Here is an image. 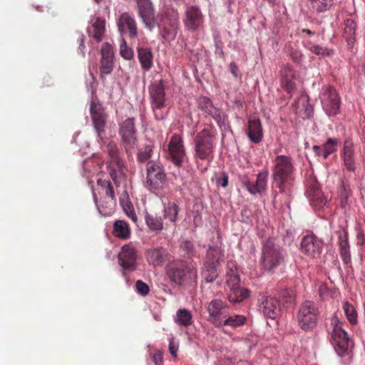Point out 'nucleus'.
<instances>
[{
  "label": "nucleus",
  "mask_w": 365,
  "mask_h": 365,
  "mask_svg": "<svg viewBox=\"0 0 365 365\" xmlns=\"http://www.w3.org/2000/svg\"><path fill=\"white\" fill-rule=\"evenodd\" d=\"M137 11L145 27L153 31L157 26L159 35L166 41H173L178 34L180 17L178 11L171 5L165 6L155 18V9L151 0H137Z\"/></svg>",
  "instance_id": "obj_1"
},
{
  "label": "nucleus",
  "mask_w": 365,
  "mask_h": 365,
  "mask_svg": "<svg viewBox=\"0 0 365 365\" xmlns=\"http://www.w3.org/2000/svg\"><path fill=\"white\" fill-rule=\"evenodd\" d=\"M272 179L281 193H285L294 185L295 168L291 156L279 155L274 159Z\"/></svg>",
  "instance_id": "obj_2"
},
{
  "label": "nucleus",
  "mask_w": 365,
  "mask_h": 365,
  "mask_svg": "<svg viewBox=\"0 0 365 365\" xmlns=\"http://www.w3.org/2000/svg\"><path fill=\"white\" fill-rule=\"evenodd\" d=\"M287 253L285 249L276 242L273 237H268L262 242L261 255L259 261L262 269L273 272L285 264Z\"/></svg>",
  "instance_id": "obj_3"
},
{
  "label": "nucleus",
  "mask_w": 365,
  "mask_h": 365,
  "mask_svg": "<svg viewBox=\"0 0 365 365\" xmlns=\"http://www.w3.org/2000/svg\"><path fill=\"white\" fill-rule=\"evenodd\" d=\"M166 274L171 282L182 286L197 282V271L194 265L187 261L175 259L166 267Z\"/></svg>",
  "instance_id": "obj_4"
},
{
  "label": "nucleus",
  "mask_w": 365,
  "mask_h": 365,
  "mask_svg": "<svg viewBox=\"0 0 365 365\" xmlns=\"http://www.w3.org/2000/svg\"><path fill=\"white\" fill-rule=\"evenodd\" d=\"M217 130L214 127L205 128L198 132L194 139L195 158L212 161L216 145Z\"/></svg>",
  "instance_id": "obj_5"
},
{
  "label": "nucleus",
  "mask_w": 365,
  "mask_h": 365,
  "mask_svg": "<svg viewBox=\"0 0 365 365\" xmlns=\"http://www.w3.org/2000/svg\"><path fill=\"white\" fill-rule=\"evenodd\" d=\"M320 311L317 302L305 300L299 306L296 314L298 327L305 332L312 331L318 324Z\"/></svg>",
  "instance_id": "obj_6"
},
{
  "label": "nucleus",
  "mask_w": 365,
  "mask_h": 365,
  "mask_svg": "<svg viewBox=\"0 0 365 365\" xmlns=\"http://www.w3.org/2000/svg\"><path fill=\"white\" fill-rule=\"evenodd\" d=\"M331 325L332 327L331 341L336 352L340 356L347 355L352 348L353 343L343 328L344 322H341L334 315L331 319Z\"/></svg>",
  "instance_id": "obj_7"
},
{
  "label": "nucleus",
  "mask_w": 365,
  "mask_h": 365,
  "mask_svg": "<svg viewBox=\"0 0 365 365\" xmlns=\"http://www.w3.org/2000/svg\"><path fill=\"white\" fill-rule=\"evenodd\" d=\"M118 135L120 143L128 156H132L138 147L135 118L129 117L119 123Z\"/></svg>",
  "instance_id": "obj_8"
},
{
  "label": "nucleus",
  "mask_w": 365,
  "mask_h": 365,
  "mask_svg": "<svg viewBox=\"0 0 365 365\" xmlns=\"http://www.w3.org/2000/svg\"><path fill=\"white\" fill-rule=\"evenodd\" d=\"M151 108L157 120L166 118L168 110L165 107V83L163 79L155 81L148 87Z\"/></svg>",
  "instance_id": "obj_9"
},
{
  "label": "nucleus",
  "mask_w": 365,
  "mask_h": 365,
  "mask_svg": "<svg viewBox=\"0 0 365 365\" xmlns=\"http://www.w3.org/2000/svg\"><path fill=\"white\" fill-rule=\"evenodd\" d=\"M167 182V174L158 161L149 160L146 165L145 187L150 191L163 189Z\"/></svg>",
  "instance_id": "obj_10"
},
{
  "label": "nucleus",
  "mask_w": 365,
  "mask_h": 365,
  "mask_svg": "<svg viewBox=\"0 0 365 365\" xmlns=\"http://www.w3.org/2000/svg\"><path fill=\"white\" fill-rule=\"evenodd\" d=\"M319 98L322 108L327 115L335 116L339 113L341 101L334 88L329 85L323 86Z\"/></svg>",
  "instance_id": "obj_11"
},
{
  "label": "nucleus",
  "mask_w": 365,
  "mask_h": 365,
  "mask_svg": "<svg viewBox=\"0 0 365 365\" xmlns=\"http://www.w3.org/2000/svg\"><path fill=\"white\" fill-rule=\"evenodd\" d=\"M220 258L221 254L217 249L213 247L208 249L206 259L201 269V275L205 282H213L218 277L217 267Z\"/></svg>",
  "instance_id": "obj_12"
},
{
  "label": "nucleus",
  "mask_w": 365,
  "mask_h": 365,
  "mask_svg": "<svg viewBox=\"0 0 365 365\" xmlns=\"http://www.w3.org/2000/svg\"><path fill=\"white\" fill-rule=\"evenodd\" d=\"M208 313L207 321L216 328L222 327V322L227 317L230 306L221 299H212L206 307Z\"/></svg>",
  "instance_id": "obj_13"
},
{
  "label": "nucleus",
  "mask_w": 365,
  "mask_h": 365,
  "mask_svg": "<svg viewBox=\"0 0 365 365\" xmlns=\"http://www.w3.org/2000/svg\"><path fill=\"white\" fill-rule=\"evenodd\" d=\"M138 253L132 243L124 245L118 255V262L122 268V274L125 277L126 271L133 272L137 268Z\"/></svg>",
  "instance_id": "obj_14"
},
{
  "label": "nucleus",
  "mask_w": 365,
  "mask_h": 365,
  "mask_svg": "<svg viewBox=\"0 0 365 365\" xmlns=\"http://www.w3.org/2000/svg\"><path fill=\"white\" fill-rule=\"evenodd\" d=\"M324 247L323 240L312 232H308L301 240L300 251L310 258L320 256Z\"/></svg>",
  "instance_id": "obj_15"
},
{
  "label": "nucleus",
  "mask_w": 365,
  "mask_h": 365,
  "mask_svg": "<svg viewBox=\"0 0 365 365\" xmlns=\"http://www.w3.org/2000/svg\"><path fill=\"white\" fill-rule=\"evenodd\" d=\"M198 108L210 115L220 129L225 127L227 116L220 109L214 106L212 100L207 96H200L197 100Z\"/></svg>",
  "instance_id": "obj_16"
},
{
  "label": "nucleus",
  "mask_w": 365,
  "mask_h": 365,
  "mask_svg": "<svg viewBox=\"0 0 365 365\" xmlns=\"http://www.w3.org/2000/svg\"><path fill=\"white\" fill-rule=\"evenodd\" d=\"M90 113L92 123L98 138L103 139L108 115L102 105L92 101L90 103Z\"/></svg>",
  "instance_id": "obj_17"
},
{
  "label": "nucleus",
  "mask_w": 365,
  "mask_h": 365,
  "mask_svg": "<svg viewBox=\"0 0 365 365\" xmlns=\"http://www.w3.org/2000/svg\"><path fill=\"white\" fill-rule=\"evenodd\" d=\"M185 14V18L183 22L187 31H196L203 28L205 16L199 6L195 5L187 6Z\"/></svg>",
  "instance_id": "obj_18"
},
{
  "label": "nucleus",
  "mask_w": 365,
  "mask_h": 365,
  "mask_svg": "<svg viewBox=\"0 0 365 365\" xmlns=\"http://www.w3.org/2000/svg\"><path fill=\"white\" fill-rule=\"evenodd\" d=\"M117 26L121 36L128 35L130 38L138 37V26L133 14L122 13L118 19Z\"/></svg>",
  "instance_id": "obj_19"
},
{
  "label": "nucleus",
  "mask_w": 365,
  "mask_h": 365,
  "mask_svg": "<svg viewBox=\"0 0 365 365\" xmlns=\"http://www.w3.org/2000/svg\"><path fill=\"white\" fill-rule=\"evenodd\" d=\"M268 175V170H265L257 175V179L254 183L250 182L247 176L241 178L240 182L251 195L262 194L267 188Z\"/></svg>",
  "instance_id": "obj_20"
},
{
  "label": "nucleus",
  "mask_w": 365,
  "mask_h": 365,
  "mask_svg": "<svg viewBox=\"0 0 365 365\" xmlns=\"http://www.w3.org/2000/svg\"><path fill=\"white\" fill-rule=\"evenodd\" d=\"M168 151L173 163L180 168L182 165L185 158L183 140L179 135H172L168 144Z\"/></svg>",
  "instance_id": "obj_21"
},
{
  "label": "nucleus",
  "mask_w": 365,
  "mask_h": 365,
  "mask_svg": "<svg viewBox=\"0 0 365 365\" xmlns=\"http://www.w3.org/2000/svg\"><path fill=\"white\" fill-rule=\"evenodd\" d=\"M281 309L280 302L277 297L262 295L259 299V310L267 318H277L281 314Z\"/></svg>",
  "instance_id": "obj_22"
},
{
  "label": "nucleus",
  "mask_w": 365,
  "mask_h": 365,
  "mask_svg": "<svg viewBox=\"0 0 365 365\" xmlns=\"http://www.w3.org/2000/svg\"><path fill=\"white\" fill-rule=\"evenodd\" d=\"M245 133L251 143L258 144L262 142L264 137L263 129L257 115H252L248 118Z\"/></svg>",
  "instance_id": "obj_23"
},
{
  "label": "nucleus",
  "mask_w": 365,
  "mask_h": 365,
  "mask_svg": "<svg viewBox=\"0 0 365 365\" xmlns=\"http://www.w3.org/2000/svg\"><path fill=\"white\" fill-rule=\"evenodd\" d=\"M296 79L297 74L292 66L288 63L282 64L280 70V83L287 93L292 94L296 89Z\"/></svg>",
  "instance_id": "obj_24"
},
{
  "label": "nucleus",
  "mask_w": 365,
  "mask_h": 365,
  "mask_svg": "<svg viewBox=\"0 0 365 365\" xmlns=\"http://www.w3.org/2000/svg\"><path fill=\"white\" fill-rule=\"evenodd\" d=\"M336 233L339 238V253L341 259L344 264H349L351 262V253L346 224L340 225Z\"/></svg>",
  "instance_id": "obj_25"
},
{
  "label": "nucleus",
  "mask_w": 365,
  "mask_h": 365,
  "mask_svg": "<svg viewBox=\"0 0 365 365\" xmlns=\"http://www.w3.org/2000/svg\"><path fill=\"white\" fill-rule=\"evenodd\" d=\"M101 74H110L113 69V50L109 43H104L101 48Z\"/></svg>",
  "instance_id": "obj_26"
},
{
  "label": "nucleus",
  "mask_w": 365,
  "mask_h": 365,
  "mask_svg": "<svg viewBox=\"0 0 365 365\" xmlns=\"http://www.w3.org/2000/svg\"><path fill=\"white\" fill-rule=\"evenodd\" d=\"M93 197L98 212L101 216L108 217L114 212L116 205V197H101L100 202L98 203L96 193L93 191Z\"/></svg>",
  "instance_id": "obj_27"
},
{
  "label": "nucleus",
  "mask_w": 365,
  "mask_h": 365,
  "mask_svg": "<svg viewBox=\"0 0 365 365\" xmlns=\"http://www.w3.org/2000/svg\"><path fill=\"white\" fill-rule=\"evenodd\" d=\"M106 30V21L101 17H95L91 20V26L87 29V32L91 38L97 42L103 40Z\"/></svg>",
  "instance_id": "obj_28"
},
{
  "label": "nucleus",
  "mask_w": 365,
  "mask_h": 365,
  "mask_svg": "<svg viewBox=\"0 0 365 365\" xmlns=\"http://www.w3.org/2000/svg\"><path fill=\"white\" fill-rule=\"evenodd\" d=\"M166 251L162 247L149 249L145 252L146 260L154 267L162 266L165 262Z\"/></svg>",
  "instance_id": "obj_29"
},
{
  "label": "nucleus",
  "mask_w": 365,
  "mask_h": 365,
  "mask_svg": "<svg viewBox=\"0 0 365 365\" xmlns=\"http://www.w3.org/2000/svg\"><path fill=\"white\" fill-rule=\"evenodd\" d=\"M356 24L351 19L344 20L342 36L349 48H352L356 42Z\"/></svg>",
  "instance_id": "obj_30"
},
{
  "label": "nucleus",
  "mask_w": 365,
  "mask_h": 365,
  "mask_svg": "<svg viewBox=\"0 0 365 365\" xmlns=\"http://www.w3.org/2000/svg\"><path fill=\"white\" fill-rule=\"evenodd\" d=\"M343 160L346 168L351 172L356 170L354 150L353 143L350 140H345L343 148Z\"/></svg>",
  "instance_id": "obj_31"
},
{
  "label": "nucleus",
  "mask_w": 365,
  "mask_h": 365,
  "mask_svg": "<svg viewBox=\"0 0 365 365\" xmlns=\"http://www.w3.org/2000/svg\"><path fill=\"white\" fill-rule=\"evenodd\" d=\"M138 57L143 71H149L153 66V55L148 48H138Z\"/></svg>",
  "instance_id": "obj_32"
},
{
  "label": "nucleus",
  "mask_w": 365,
  "mask_h": 365,
  "mask_svg": "<svg viewBox=\"0 0 365 365\" xmlns=\"http://www.w3.org/2000/svg\"><path fill=\"white\" fill-rule=\"evenodd\" d=\"M113 235L120 240H128L131 235L130 228L128 224L125 220H118L115 221Z\"/></svg>",
  "instance_id": "obj_33"
},
{
  "label": "nucleus",
  "mask_w": 365,
  "mask_h": 365,
  "mask_svg": "<svg viewBox=\"0 0 365 365\" xmlns=\"http://www.w3.org/2000/svg\"><path fill=\"white\" fill-rule=\"evenodd\" d=\"M352 195L350 183L347 180H341L339 187V196L340 198V206L346 209L349 204V199Z\"/></svg>",
  "instance_id": "obj_34"
},
{
  "label": "nucleus",
  "mask_w": 365,
  "mask_h": 365,
  "mask_svg": "<svg viewBox=\"0 0 365 365\" xmlns=\"http://www.w3.org/2000/svg\"><path fill=\"white\" fill-rule=\"evenodd\" d=\"M249 289L237 286L230 289L228 294V299L231 303L237 304L244 301L249 297Z\"/></svg>",
  "instance_id": "obj_35"
},
{
  "label": "nucleus",
  "mask_w": 365,
  "mask_h": 365,
  "mask_svg": "<svg viewBox=\"0 0 365 365\" xmlns=\"http://www.w3.org/2000/svg\"><path fill=\"white\" fill-rule=\"evenodd\" d=\"M106 168L108 173L116 186H119L120 183V177L123 174L124 163H119L114 164L111 163H106Z\"/></svg>",
  "instance_id": "obj_36"
},
{
  "label": "nucleus",
  "mask_w": 365,
  "mask_h": 365,
  "mask_svg": "<svg viewBox=\"0 0 365 365\" xmlns=\"http://www.w3.org/2000/svg\"><path fill=\"white\" fill-rule=\"evenodd\" d=\"M193 317L191 312L185 308L179 309L174 317V322L183 327H189L192 322Z\"/></svg>",
  "instance_id": "obj_37"
},
{
  "label": "nucleus",
  "mask_w": 365,
  "mask_h": 365,
  "mask_svg": "<svg viewBox=\"0 0 365 365\" xmlns=\"http://www.w3.org/2000/svg\"><path fill=\"white\" fill-rule=\"evenodd\" d=\"M246 322V317L241 314H233L230 315V312L227 314V317L223 319L222 322V327H230L232 328H237L242 326Z\"/></svg>",
  "instance_id": "obj_38"
},
{
  "label": "nucleus",
  "mask_w": 365,
  "mask_h": 365,
  "mask_svg": "<svg viewBox=\"0 0 365 365\" xmlns=\"http://www.w3.org/2000/svg\"><path fill=\"white\" fill-rule=\"evenodd\" d=\"M106 150L109 156V160L107 163L118 164L119 163H124L120 157V153L117 144L113 141H109L106 145Z\"/></svg>",
  "instance_id": "obj_39"
},
{
  "label": "nucleus",
  "mask_w": 365,
  "mask_h": 365,
  "mask_svg": "<svg viewBox=\"0 0 365 365\" xmlns=\"http://www.w3.org/2000/svg\"><path fill=\"white\" fill-rule=\"evenodd\" d=\"M309 9L314 12L321 13L329 10L334 5V0H309Z\"/></svg>",
  "instance_id": "obj_40"
},
{
  "label": "nucleus",
  "mask_w": 365,
  "mask_h": 365,
  "mask_svg": "<svg viewBox=\"0 0 365 365\" xmlns=\"http://www.w3.org/2000/svg\"><path fill=\"white\" fill-rule=\"evenodd\" d=\"M179 210V206L177 203L168 201L166 205H164L163 216L171 222H175L178 219Z\"/></svg>",
  "instance_id": "obj_41"
},
{
  "label": "nucleus",
  "mask_w": 365,
  "mask_h": 365,
  "mask_svg": "<svg viewBox=\"0 0 365 365\" xmlns=\"http://www.w3.org/2000/svg\"><path fill=\"white\" fill-rule=\"evenodd\" d=\"M145 220L149 229L152 231L160 232L163 229V222L161 217L150 215L148 212L145 214Z\"/></svg>",
  "instance_id": "obj_42"
},
{
  "label": "nucleus",
  "mask_w": 365,
  "mask_h": 365,
  "mask_svg": "<svg viewBox=\"0 0 365 365\" xmlns=\"http://www.w3.org/2000/svg\"><path fill=\"white\" fill-rule=\"evenodd\" d=\"M97 186L100 189L99 192L103 194L102 197H115L114 188L110 180L99 178L97 180Z\"/></svg>",
  "instance_id": "obj_43"
},
{
  "label": "nucleus",
  "mask_w": 365,
  "mask_h": 365,
  "mask_svg": "<svg viewBox=\"0 0 365 365\" xmlns=\"http://www.w3.org/2000/svg\"><path fill=\"white\" fill-rule=\"evenodd\" d=\"M339 140L335 138H329L322 145L323 149V155L327 159L331 154L337 151Z\"/></svg>",
  "instance_id": "obj_44"
},
{
  "label": "nucleus",
  "mask_w": 365,
  "mask_h": 365,
  "mask_svg": "<svg viewBox=\"0 0 365 365\" xmlns=\"http://www.w3.org/2000/svg\"><path fill=\"white\" fill-rule=\"evenodd\" d=\"M342 308L349 322L355 325L358 322V314L354 307L348 301L343 302Z\"/></svg>",
  "instance_id": "obj_45"
},
{
  "label": "nucleus",
  "mask_w": 365,
  "mask_h": 365,
  "mask_svg": "<svg viewBox=\"0 0 365 365\" xmlns=\"http://www.w3.org/2000/svg\"><path fill=\"white\" fill-rule=\"evenodd\" d=\"M212 37L215 46V54L219 58L224 59L225 53L223 51V42L221 35L217 29L212 30Z\"/></svg>",
  "instance_id": "obj_46"
},
{
  "label": "nucleus",
  "mask_w": 365,
  "mask_h": 365,
  "mask_svg": "<svg viewBox=\"0 0 365 365\" xmlns=\"http://www.w3.org/2000/svg\"><path fill=\"white\" fill-rule=\"evenodd\" d=\"M278 300L282 306L284 304L292 302L294 299L295 294L294 290L292 289H281L278 291Z\"/></svg>",
  "instance_id": "obj_47"
},
{
  "label": "nucleus",
  "mask_w": 365,
  "mask_h": 365,
  "mask_svg": "<svg viewBox=\"0 0 365 365\" xmlns=\"http://www.w3.org/2000/svg\"><path fill=\"white\" fill-rule=\"evenodd\" d=\"M153 146L152 145H145L140 149L137 154V160L140 163L148 161L152 156Z\"/></svg>",
  "instance_id": "obj_48"
},
{
  "label": "nucleus",
  "mask_w": 365,
  "mask_h": 365,
  "mask_svg": "<svg viewBox=\"0 0 365 365\" xmlns=\"http://www.w3.org/2000/svg\"><path fill=\"white\" fill-rule=\"evenodd\" d=\"M309 198L312 206L319 209L325 206L328 202L327 199L324 197L322 191L315 193L314 195L310 196Z\"/></svg>",
  "instance_id": "obj_49"
},
{
  "label": "nucleus",
  "mask_w": 365,
  "mask_h": 365,
  "mask_svg": "<svg viewBox=\"0 0 365 365\" xmlns=\"http://www.w3.org/2000/svg\"><path fill=\"white\" fill-rule=\"evenodd\" d=\"M309 50L312 53L322 57L331 56L334 53V51L333 49H329L319 45H311L309 47Z\"/></svg>",
  "instance_id": "obj_50"
},
{
  "label": "nucleus",
  "mask_w": 365,
  "mask_h": 365,
  "mask_svg": "<svg viewBox=\"0 0 365 365\" xmlns=\"http://www.w3.org/2000/svg\"><path fill=\"white\" fill-rule=\"evenodd\" d=\"M240 278L237 272L230 268V272L227 273L226 283L227 286L231 289L239 286Z\"/></svg>",
  "instance_id": "obj_51"
},
{
  "label": "nucleus",
  "mask_w": 365,
  "mask_h": 365,
  "mask_svg": "<svg viewBox=\"0 0 365 365\" xmlns=\"http://www.w3.org/2000/svg\"><path fill=\"white\" fill-rule=\"evenodd\" d=\"M120 204L126 215L130 219H131L134 222H136L138 220V217L132 203L130 201L123 202L121 200Z\"/></svg>",
  "instance_id": "obj_52"
},
{
  "label": "nucleus",
  "mask_w": 365,
  "mask_h": 365,
  "mask_svg": "<svg viewBox=\"0 0 365 365\" xmlns=\"http://www.w3.org/2000/svg\"><path fill=\"white\" fill-rule=\"evenodd\" d=\"M321 191L319 185L316 180L312 179L307 182V194L309 197Z\"/></svg>",
  "instance_id": "obj_53"
},
{
  "label": "nucleus",
  "mask_w": 365,
  "mask_h": 365,
  "mask_svg": "<svg viewBox=\"0 0 365 365\" xmlns=\"http://www.w3.org/2000/svg\"><path fill=\"white\" fill-rule=\"evenodd\" d=\"M120 53L121 56L126 60H130L133 57V51L130 48L128 47L125 40H123L120 46Z\"/></svg>",
  "instance_id": "obj_54"
},
{
  "label": "nucleus",
  "mask_w": 365,
  "mask_h": 365,
  "mask_svg": "<svg viewBox=\"0 0 365 365\" xmlns=\"http://www.w3.org/2000/svg\"><path fill=\"white\" fill-rule=\"evenodd\" d=\"M299 101H302V106L304 109V116L307 118H310L313 116L314 114V108L309 103L308 96L304 98H301Z\"/></svg>",
  "instance_id": "obj_55"
},
{
  "label": "nucleus",
  "mask_w": 365,
  "mask_h": 365,
  "mask_svg": "<svg viewBox=\"0 0 365 365\" xmlns=\"http://www.w3.org/2000/svg\"><path fill=\"white\" fill-rule=\"evenodd\" d=\"M135 287L138 294L141 296H147L150 292L149 286L140 279L136 281Z\"/></svg>",
  "instance_id": "obj_56"
},
{
  "label": "nucleus",
  "mask_w": 365,
  "mask_h": 365,
  "mask_svg": "<svg viewBox=\"0 0 365 365\" xmlns=\"http://www.w3.org/2000/svg\"><path fill=\"white\" fill-rule=\"evenodd\" d=\"M180 249L190 257L194 255L195 246L193 242L190 240H185L182 242Z\"/></svg>",
  "instance_id": "obj_57"
},
{
  "label": "nucleus",
  "mask_w": 365,
  "mask_h": 365,
  "mask_svg": "<svg viewBox=\"0 0 365 365\" xmlns=\"http://www.w3.org/2000/svg\"><path fill=\"white\" fill-rule=\"evenodd\" d=\"M355 231L356 237V245L358 246L364 245L365 242V235L364 230L361 229L360 226H356L355 227Z\"/></svg>",
  "instance_id": "obj_58"
},
{
  "label": "nucleus",
  "mask_w": 365,
  "mask_h": 365,
  "mask_svg": "<svg viewBox=\"0 0 365 365\" xmlns=\"http://www.w3.org/2000/svg\"><path fill=\"white\" fill-rule=\"evenodd\" d=\"M228 180H229L228 174L225 172H223L222 173V176L217 179L216 184L218 186H221L222 187H226L228 185Z\"/></svg>",
  "instance_id": "obj_59"
},
{
  "label": "nucleus",
  "mask_w": 365,
  "mask_h": 365,
  "mask_svg": "<svg viewBox=\"0 0 365 365\" xmlns=\"http://www.w3.org/2000/svg\"><path fill=\"white\" fill-rule=\"evenodd\" d=\"M152 360L155 365H162L163 362V352L159 350L155 351L152 356Z\"/></svg>",
  "instance_id": "obj_60"
},
{
  "label": "nucleus",
  "mask_w": 365,
  "mask_h": 365,
  "mask_svg": "<svg viewBox=\"0 0 365 365\" xmlns=\"http://www.w3.org/2000/svg\"><path fill=\"white\" fill-rule=\"evenodd\" d=\"M178 350V343L175 341L173 337L170 338L169 341V351L174 356H177V352Z\"/></svg>",
  "instance_id": "obj_61"
},
{
  "label": "nucleus",
  "mask_w": 365,
  "mask_h": 365,
  "mask_svg": "<svg viewBox=\"0 0 365 365\" xmlns=\"http://www.w3.org/2000/svg\"><path fill=\"white\" fill-rule=\"evenodd\" d=\"M77 41L79 43L78 50L82 53L83 56H85V36L82 33H78V39Z\"/></svg>",
  "instance_id": "obj_62"
},
{
  "label": "nucleus",
  "mask_w": 365,
  "mask_h": 365,
  "mask_svg": "<svg viewBox=\"0 0 365 365\" xmlns=\"http://www.w3.org/2000/svg\"><path fill=\"white\" fill-rule=\"evenodd\" d=\"M291 58L292 59L297 63H299L302 62L303 59V55L302 53L297 51H293L291 52Z\"/></svg>",
  "instance_id": "obj_63"
},
{
  "label": "nucleus",
  "mask_w": 365,
  "mask_h": 365,
  "mask_svg": "<svg viewBox=\"0 0 365 365\" xmlns=\"http://www.w3.org/2000/svg\"><path fill=\"white\" fill-rule=\"evenodd\" d=\"M229 68H230V71L235 78L240 77V70H239L238 66H237V64L235 62L230 63Z\"/></svg>",
  "instance_id": "obj_64"
}]
</instances>
